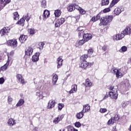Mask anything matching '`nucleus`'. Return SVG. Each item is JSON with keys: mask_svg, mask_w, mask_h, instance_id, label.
Wrapping results in <instances>:
<instances>
[{"mask_svg": "<svg viewBox=\"0 0 131 131\" xmlns=\"http://www.w3.org/2000/svg\"><path fill=\"white\" fill-rule=\"evenodd\" d=\"M110 8H107L103 10V13H108V12H110Z\"/></svg>", "mask_w": 131, "mask_h": 131, "instance_id": "4d7b16f0", "label": "nucleus"}, {"mask_svg": "<svg viewBox=\"0 0 131 131\" xmlns=\"http://www.w3.org/2000/svg\"><path fill=\"white\" fill-rule=\"evenodd\" d=\"M61 10H56L54 12V15L55 17H60V16H61Z\"/></svg>", "mask_w": 131, "mask_h": 131, "instance_id": "e433bc0d", "label": "nucleus"}, {"mask_svg": "<svg viewBox=\"0 0 131 131\" xmlns=\"http://www.w3.org/2000/svg\"><path fill=\"white\" fill-rule=\"evenodd\" d=\"M67 9L69 12H73V11H74V10H75L74 4H71L68 7Z\"/></svg>", "mask_w": 131, "mask_h": 131, "instance_id": "393cba45", "label": "nucleus"}, {"mask_svg": "<svg viewBox=\"0 0 131 131\" xmlns=\"http://www.w3.org/2000/svg\"><path fill=\"white\" fill-rule=\"evenodd\" d=\"M122 52H126L127 51V47L126 46H123L121 48Z\"/></svg>", "mask_w": 131, "mask_h": 131, "instance_id": "5fc2aeb1", "label": "nucleus"}, {"mask_svg": "<svg viewBox=\"0 0 131 131\" xmlns=\"http://www.w3.org/2000/svg\"><path fill=\"white\" fill-rule=\"evenodd\" d=\"M57 20H58V22H59V23L61 25H62V24H63V23H64V22H65V18H61L58 19Z\"/></svg>", "mask_w": 131, "mask_h": 131, "instance_id": "a18cd8bd", "label": "nucleus"}, {"mask_svg": "<svg viewBox=\"0 0 131 131\" xmlns=\"http://www.w3.org/2000/svg\"><path fill=\"white\" fill-rule=\"evenodd\" d=\"M99 112H100V113H105V112H107V109L101 108H100Z\"/></svg>", "mask_w": 131, "mask_h": 131, "instance_id": "3c124183", "label": "nucleus"}, {"mask_svg": "<svg viewBox=\"0 0 131 131\" xmlns=\"http://www.w3.org/2000/svg\"><path fill=\"white\" fill-rule=\"evenodd\" d=\"M128 105V102H123L121 103V106L123 108H124V107H126Z\"/></svg>", "mask_w": 131, "mask_h": 131, "instance_id": "de8ad7c7", "label": "nucleus"}, {"mask_svg": "<svg viewBox=\"0 0 131 131\" xmlns=\"http://www.w3.org/2000/svg\"><path fill=\"white\" fill-rule=\"evenodd\" d=\"M86 42L85 39H82V40H79V41H77L76 42V44H78L79 46H82V45H83V43H85Z\"/></svg>", "mask_w": 131, "mask_h": 131, "instance_id": "ea45409f", "label": "nucleus"}, {"mask_svg": "<svg viewBox=\"0 0 131 131\" xmlns=\"http://www.w3.org/2000/svg\"><path fill=\"white\" fill-rule=\"evenodd\" d=\"M74 129V127H70L68 128V131H73Z\"/></svg>", "mask_w": 131, "mask_h": 131, "instance_id": "0e129e2a", "label": "nucleus"}, {"mask_svg": "<svg viewBox=\"0 0 131 131\" xmlns=\"http://www.w3.org/2000/svg\"><path fill=\"white\" fill-rule=\"evenodd\" d=\"M7 123L9 126H13L16 124V121L13 118H10L8 119Z\"/></svg>", "mask_w": 131, "mask_h": 131, "instance_id": "aec40b11", "label": "nucleus"}, {"mask_svg": "<svg viewBox=\"0 0 131 131\" xmlns=\"http://www.w3.org/2000/svg\"><path fill=\"white\" fill-rule=\"evenodd\" d=\"M36 96H37L38 97H40L41 96V92H36Z\"/></svg>", "mask_w": 131, "mask_h": 131, "instance_id": "e2e57ef3", "label": "nucleus"}, {"mask_svg": "<svg viewBox=\"0 0 131 131\" xmlns=\"http://www.w3.org/2000/svg\"><path fill=\"white\" fill-rule=\"evenodd\" d=\"M64 118V116L61 115L60 116H58L57 117L55 118L53 120V123L55 124H57V123H59V121H61Z\"/></svg>", "mask_w": 131, "mask_h": 131, "instance_id": "2eb2a0df", "label": "nucleus"}, {"mask_svg": "<svg viewBox=\"0 0 131 131\" xmlns=\"http://www.w3.org/2000/svg\"><path fill=\"white\" fill-rule=\"evenodd\" d=\"M88 54H84L83 55L81 56L80 58L81 62L86 61L85 60L88 59Z\"/></svg>", "mask_w": 131, "mask_h": 131, "instance_id": "473e14b6", "label": "nucleus"}, {"mask_svg": "<svg viewBox=\"0 0 131 131\" xmlns=\"http://www.w3.org/2000/svg\"><path fill=\"white\" fill-rule=\"evenodd\" d=\"M91 111V106L90 104H86L83 105V110L82 111L84 113H86V112H89Z\"/></svg>", "mask_w": 131, "mask_h": 131, "instance_id": "9b49d317", "label": "nucleus"}, {"mask_svg": "<svg viewBox=\"0 0 131 131\" xmlns=\"http://www.w3.org/2000/svg\"><path fill=\"white\" fill-rule=\"evenodd\" d=\"M83 84H84V85H85L86 87H90L93 85V83H92V82H91V81H90V79H86L85 83H83Z\"/></svg>", "mask_w": 131, "mask_h": 131, "instance_id": "bb28decb", "label": "nucleus"}, {"mask_svg": "<svg viewBox=\"0 0 131 131\" xmlns=\"http://www.w3.org/2000/svg\"><path fill=\"white\" fill-rule=\"evenodd\" d=\"M60 22L58 20V19L56 21L55 24V27H60Z\"/></svg>", "mask_w": 131, "mask_h": 131, "instance_id": "09e8293b", "label": "nucleus"}, {"mask_svg": "<svg viewBox=\"0 0 131 131\" xmlns=\"http://www.w3.org/2000/svg\"><path fill=\"white\" fill-rule=\"evenodd\" d=\"M84 113L82 111L79 113H77L76 115V117L77 118V119H81L83 117V115H84Z\"/></svg>", "mask_w": 131, "mask_h": 131, "instance_id": "b1692460", "label": "nucleus"}, {"mask_svg": "<svg viewBox=\"0 0 131 131\" xmlns=\"http://www.w3.org/2000/svg\"><path fill=\"white\" fill-rule=\"evenodd\" d=\"M64 107V104L62 103L58 104V110H62V108Z\"/></svg>", "mask_w": 131, "mask_h": 131, "instance_id": "8fccbe9b", "label": "nucleus"}, {"mask_svg": "<svg viewBox=\"0 0 131 131\" xmlns=\"http://www.w3.org/2000/svg\"><path fill=\"white\" fill-rule=\"evenodd\" d=\"M16 78L17 80H18V81L20 82V83H21V84H25V83H26V82H25V80H24V78L23 77V76H22V75L21 74H17L16 75Z\"/></svg>", "mask_w": 131, "mask_h": 131, "instance_id": "6e6552de", "label": "nucleus"}, {"mask_svg": "<svg viewBox=\"0 0 131 131\" xmlns=\"http://www.w3.org/2000/svg\"><path fill=\"white\" fill-rule=\"evenodd\" d=\"M124 36H125V35L123 32H121V33L117 34L114 35L113 39L114 40H121V39H123Z\"/></svg>", "mask_w": 131, "mask_h": 131, "instance_id": "39448f33", "label": "nucleus"}, {"mask_svg": "<svg viewBox=\"0 0 131 131\" xmlns=\"http://www.w3.org/2000/svg\"><path fill=\"white\" fill-rule=\"evenodd\" d=\"M123 70L124 71H123ZM111 72H112V73L113 74H115L117 78H121V77H122V75L126 73V71L125 70V69L123 68L119 70L117 69H112Z\"/></svg>", "mask_w": 131, "mask_h": 131, "instance_id": "f03ea898", "label": "nucleus"}, {"mask_svg": "<svg viewBox=\"0 0 131 131\" xmlns=\"http://www.w3.org/2000/svg\"><path fill=\"white\" fill-rule=\"evenodd\" d=\"M109 90L111 91L109 92V97L111 98V99H114L115 100H117V98H118V86H110L109 87Z\"/></svg>", "mask_w": 131, "mask_h": 131, "instance_id": "f257e3e1", "label": "nucleus"}, {"mask_svg": "<svg viewBox=\"0 0 131 131\" xmlns=\"http://www.w3.org/2000/svg\"><path fill=\"white\" fill-rule=\"evenodd\" d=\"M107 98H108V95L106 94L103 98V100H106Z\"/></svg>", "mask_w": 131, "mask_h": 131, "instance_id": "338daca9", "label": "nucleus"}, {"mask_svg": "<svg viewBox=\"0 0 131 131\" xmlns=\"http://www.w3.org/2000/svg\"><path fill=\"white\" fill-rule=\"evenodd\" d=\"M113 19V17L112 15L106 16L101 18L100 24L101 25H107L108 23H110L112 21Z\"/></svg>", "mask_w": 131, "mask_h": 131, "instance_id": "7ed1b4c3", "label": "nucleus"}, {"mask_svg": "<svg viewBox=\"0 0 131 131\" xmlns=\"http://www.w3.org/2000/svg\"><path fill=\"white\" fill-rule=\"evenodd\" d=\"M11 2V0H0V11L8 4Z\"/></svg>", "mask_w": 131, "mask_h": 131, "instance_id": "0eeeda50", "label": "nucleus"}, {"mask_svg": "<svg viewBox=\"0 0 131 131\" xmlns=\"http://www.w3.org/2000/svg\"><path fill=\"white\" fill-rule=\"evenodd\" d=\"M5 82V79L3 77L0 78V84H3Z\"/></svg>", "mask_w": 131, "mask_h": 131, "instance_id": "13d9d810", "label": "nucleus"}, {"mask_svg": "<svg viewBox=\"0 0 131 131\" xmlns=\"http://www.w3.org/2000/svg\"><path fill=\"white\" fill-rule=\"evenodd\" d=\"M13 15L14 20H19V14H18V12H15L13 13Z\"/></svg>", "mask_w": 131, "mask_h": 131, "instance_id": "f704fd0d", "label": "nucleus"}, {"mask_svg": "<svg viewBox=\"0 0 131 131\" xmlns=\"http://www.w3.org/2000/svg\"><path fill=\"white\" fill-rule=\"evenodd\" d=\"M24 99H20L18 103L16 104L17 107H20V106H22L23 104H24Z\"/></svg>", "mask_w": 131, "mask_h": 131, "instance_id": "4c0bfd02", "label": "nucleus"}, {"mask_svg": "<svg viewBox=\"0 0 131 131\" xmlns=\"http://www.w3.org/2000/svg\"><path fill=\"white\" fill-rule=\"evenodd\" d=\"M57 68H61V66L62 65V62H63V59H62V56H59L57 59Z\"/></svg>", "mask_w": 131, "mask_h": 131, "instance_id": "a211bd4d", "label": "nucleus"}, {"mask_svg": "<svg viewBox=\"0 0 131 131\" xmlns=\"http://www.w3.org/2000/svg\"><path fill=\"white\" fill-rule=\"evenodd\" d=\"M9 31H10V28L8 27H4L0 30V35L1 36H4V35H8Z\"/></svg>", "mask_w": 131, "mask_h": 131, "instance_id": "20e7f679", "label": "nucleus"}, {"mask_svg": "<svg viewBox=\"0 0 131 131\" xmlns=\"http://www.w3.org/2000/svg\"><path fill=\"white\" fill-rule=\"evenodd\" d=\"M8 45L10 47H16L18 45V42H17V40L13 39L8 41Z\"/></svg>", "mask_w": 131, "mask_h": 131, "instance_id": "4468645a", "label": "nucleus"}, {"mask_svg": "<svg viewBox=\"0 0 131 131\" xmlns=\"http://www.w3.org/2000/svg\"><path fill=\"white\" fill-rule=\"evenodd\" d=\"M48 17H50V11H49L48 10H44L43 15H42V18H43V21H45V20H47Z\"/></svg>", "mask_w": 131, "mask_h": 131, "instance_id": "ddd939ff", "label": "nucleus"}, {"mask_svg": "<svg viewBox=\"0 0 131 131\" xmlns=\"http://www.w3.org/2000/svg\"><path fill=\"white\" fill-rule=\"evenodd\" d=\"M122 32H123L125 35H129L131 33V29L130 28L127 27L123 31H122Z\"/></svg>", "mask_w": 131, "mask_h": 131, "instance_id": "f3484780", "label": "nucleus"}, {"mask_svg": "<svg viewBox=\"0 0 131 131\" xmlns=\"http://www.w3.org/2000/svg\"><path fill=\"white\" fill-rule=\"evenodd\" d=\"M112 119H113L114 121H117L118 120H119V116L118 115H115L114 117H113Z\"/></svg>", "mask_w": 131, "mask_h": 131, "instance_id": "79ce46f5", "label": "nucleus"}, {"mask_svg": "<svg viewBox=\"0 0 131 131\" xmlns=\"http://www.w3.org/2000/svg\"><path fill=\"white\" fill-rule=\"evenodd\" d=\"M10 61H8L5 64H4L3 66H2L1 68V70L2 71H6L7 69H8V67L9 66L10 63Z\"/></svg>", "mask_w": 131, "mask_h": 131, "instance_id": "cd10ccee", "label": "nucleus"}, {"mask_svg": "<svg viewBox=\"0 0 131 131\" xmlns=\"http://www.w3.org/2000/svg\"><path fill=\"white\" fill-rule=\"evenodd\" d=\"M81 63L80 64V67L83 69H85L86 67H88L89 64L88 63L87 61H81Z\"/></svg>", "mask_w": 131, "mask_h": 131, "instance_id": "c756f323", "label": "nucleus"}, {"mask_svg": "<svg viewBox=\"0 0 131 131\" xmlns=\"http://www.w3.org/2000/svg\"><path fill=\"white\" fill-rule=\"evenodd\" d=\"M91 21H92L93 22H96V21H97V20L96 17L94 16L91 18Z\"/></svg>", "mask_w": 131, "mask_h": 131, "instance_id": "052dcab7", "label": "nucleus"}, {"mask_svg": "<svg viewBox=\"0 0 131 131\" xmlns=\"http://www.w3.org/2000/svg\"><path fill=\"white\" fill-rule=\"evenodd\" d=\"M75 126H76V127H80V126H81V124H80V122H76L75 123Z\"/></svg>", "mask_w": 131, "mask_h": 131, "instance_id": "603ef678", "label": "nucleus"}, {"mask_svg": "<svg viewBox=\"0 0 131 131\" xmlns=\"http://www.w3.org/2000/svg\"><path fill=\"white\" fill-rule=\"evenodd\" d=\"M101 6H108L109 0H102L101 2Z\"/></svg>", "mask_w": 131, "mask_h": 131, "instance_id": "c9c22d12", "label": "nucleus"}, {"mask_svg": "<svg viewBox=\"0 0 131 131\" xmlns=\"http://www.w3.org/2000/svg\"><path fill=\"white\" fill-rule=\"evenodd\" d=\"M56 105V101L51 99L49 100L47 106V109H53Z\"/></svg>", "mask_w": 131, "mask_h": 131, "instance_id": "423d86ee", "label": "nucleus"}, {"mask_svg": "<svg viewBox=\"0 0 131 131\" xmlns=\"http://www.w3.org/2000/svg\"><path fill=\"white\" fill-rule=\"evenodd\" d=\"M33 53V49L31 47H29L25 50V55L26 56H31Z\"/></svg>", "mask_w": 131, "mask_h": 131, "instance_id": "1a4fd4ad", "label": "nucleus"}, {"mask_svg": "<svg viewBox=\"0 0 131 131\" xmlns=\"http://www.w3.org/2000/svg\"><path fill=\"white\" fill-rule=\"evenodd\" d=\"M115 122L114 121L113 119L111 118L107 122L108 125H110V124H113Z\"/></svg>", "mask_w": 131, "mask_h": 131, "instance_id": "37998d69", "label": "nucleus"}, {"mask_svg": "<svg viewBox=\"0 0 131 131\" xmlns=\"http://www.w3.org/2000/svg\"><path fill=\"white\" fill-rule=\"evenodd\" d=\"M45 46V43L43 42H41L39 43L37 45V48L39 49V50H42L43 49V46Z\"/></svg>", "mask_w": 131, "mask_h": 131, "instance_id": "58836bf2", "label": "nucleus"}, {"mask_svg": "<svg viewBox=\"0 0 131 131\" xmlns=\"http://www.w3.org/2000/svg\"><path fill=\"white\" fill-rule=\"evenodd\" d=\"M119 2V0H113L112 1V3H111L110 5V8H113V7H114V6H115V5H116V4H117V3H118Z\"/></svg>", "mask_w": 131, "mask_h": 131, "instance_id": "72a5a7b5", "label": "nucleus"}, {"mask_svg": "<svg viewBox=\"0 0 131 131\" xmlns=\"http://www.w3.org/2000/svg\"><path fill=\"white\" fill-rule=\"evenodd\" d=\"M93 52H94V50H93V49H89L88 51V54H90V55L93 54Z\"/></svg>", "mask_w": 131, "mask_h": 131, "instance_id": "bf43d9fd", "label": "nucleus"}, {"mask_svg": "<svg viewBox=\"0 0 131 131\" xmlns=\"http://www.w3.org/2000/svg\"><path fill=\"white\" fill-rule=\"evenodd\" d=\"M39 55L40 53L39 52H36L35 55L32 56V61L33 62H37L39 60Z\"/></svg>", "mask_w": 131, "mask_h": 131, "instance_id": "9d476101", "label": "nucleus"}, {"mask_svg": "<svg viewBox=\"0 0 131 131\" xmlns=\"http://www.w3.org/2000/svg\"><path fill=\"white\" fill-rule=\"evenodd\" d=\"M24 22H25V17H23L17 21V24L21 25V26H24Z\"/></svg>", "mask_w": 131, "mask_h": 131, "instance_id": "2f4dec72", "label": "nucleus"}, {"mask_svg": "<svg viewBox=\"0 0 131 131\" xmlns=\"http://www.w3.org/2000/svg\"><path fill=\"white\" fill-rule=\"evenodd\" d=\"M102 49L103 51H104V52H106V50H107V49H108V47L107 46H104Z\"/></svg>", "mask_w": 131, "mask_h": 131, "instance_id": "680f3d73", "label": "nucleus"}, {"mask_svg": "<svg viewBox=\"0 0 131 131\" xmlns=\"http://www.w3.org/2000/svg\"><path fill=\"white\" fill-rule=\"evenodd\" d=\"M124 85H125V90H127L130 88V84H129V81L128 79H126L123 82Z\"/></svg>", "mask_w": 131, "mask_h": 131, "instance_id": "412c9836", "label": "nucleus"}, {"mask_svg": "<svg viewBox=\"0 0 131 131\" xmlns=\"http://www.w3.org/2000/svg\"><path fill=\"white\" fill-rule=\"evenodd\" d=\"M79 11L80 14H81L82 15H84V14H85V11H84V10H83V9L80 8Z\"/></svg>", "mask_w": 131, "mask_h": 131, "instance_id": "6e6d98bb", "label": "nucleus"}, {"mask_svg": "<svg viewBox=\"0 0 131 131\" xmlns=\"http://www.w3.org/2000/svg\"><path fill=\"white\" fill-rule=\"evenodd\" d=\"M33 131H37V127H35L34 129H33Z\"/></svg>", "mask_w": 131, "mask_h": 131, "instance_id": "774afa93", "label": "nucleus"}, {"mask_svg": "<svg viewBox=\"0 0 131 131\" xmlns=\"http://www.w3.org/2000/svg\"><path fill=\"white\" fill-rule=\"evenodd\" d=\"M23 17L25 18V20L26 19L27 22H28V21H29V20H30V18H31V17L28 14V13H27L26 16H23Z\"/></svg>", "mask_w": 131, "mask_h": 131, "instance_id": "c03bdc74", "label": "nucleus"}, {"mask_svg": "<svg viewBox=\"0 0 131 131\" xmlns=\"http://www.w3.org/2000/svg\"><path fill=\"white\" fill-rule=\"evenodd\" d=\"M28 32L31 35H33V34H35V30L34 29H29L28 30Z\"/></svg>", "mask_w": 131, "mask_h": 131, "instance_id": "a19ab883", "label": "nucleus"}, {"mask_svg": "<svg viewBox=\"0 0 131 131\" xmlns=\"http://www.w3.org/2000/svg\"><path fill=\"white\" fill-rule=\"evenodd\" d=\"M74 5H75V9H76V10H78V11H79L80 9H81V8H80V7H79V6H78V5H77L76 4V3H74Z\"/></svg>", "mask_w": 131, "mask_h": 131, "instance_id": "864d4df0", "label": "nucleus"}, {"mask_svg": "<svg viewBox=\"0 0 131 131\" xmlns=\"http://www.w3.org/2000/svg\"><path fill=\"white\" fill-rule=\"evenodd\" d=\"M57 81H58V75H54L52 79V84L53 85H55L56 83H57Z\"/></svg>", "mask_w": 131, "mask_h": 131, "instance_id": "c85d7f7f", "label": "nucleus"}, {"mask_svg": "<svg viewBox=\"0 0 131 131\" xmlns=\"http://www.w3.org/2000/svg\"><path fill=\"white\" fill-rule=\"evenodd\" d=\"M41 7L43 9H46L47 8V1L41 0Z\"/></svg>", "mask_w": 131, "mask_h": 131, "instance_id": "7c9ffc66", "label": "nucleus"}, {"mask_svg": "<svg viewBox=\"0 0 131 131\" xmlns=\"http://www.w3.org/2000/svg\"><path fill=\"white\" fill-rule=\"evenodd\" d=\"M77 31L79 37H80V36H82L83 38V35L85 34V33H84V30H80V28H77Z\"/></svg>", "mask_w": 131, "mask_h": 131, "instance_id": "4be33fe9", "label": "nucleus"}, {"mask_svg": "<svg viewBox=\"0 0 131 131\" xmlns=\"http://www.w3.org/2000/svg\"><path fill=\"white\" fill-rule=\"evenodd\" d=\"M77 91V85L74 84L72 86V89L69 92L70 94H73V93H75Z\"/></svg>", "mask_w": 131, "mask_h": 131, "instance_id": "5701e85b", "label": "nucleus"}, {"mask_svg": "<svg viewBox=\"0 0 131 131\" xmlns=\"http://www.w3.org/2000/svg\"><path fill=\"white\" fill-rule=\"evenodd\" d=\"M96 20H99L100 18V15L99 14H97L96 16Z\"/></svg>", "mask_w": 131, "mask_h": 131, "instance_id": "69168bd1", "label": "nucleus"}, {"mask_svg": "<svg viewBox=\"0 0 131 131\" xmlns=\"http://www.w3.org/2000/svg\"><path fill=\"white\" fill-rule=\"evenodd\" d=\"M92 37V34L85 33L83 35V39H84L85 41H89Z\"/></svg>", "mask_w": 131, "mask_h": 131, "instance_id": "dca6fc26", "label": "nucleus"}, {"mask_svg": "<svg viewBox=\"0 0 131 131\" xmlns=\"http://www.w3.org/2000/svg\"><path fill=\"white\" fill-rule=\"evenodd\" d=\"M12 102H13V98L11 97V96H8V104H12Z\"/></svg>", "mask_w": 131, "mask_h": 131, "instance_id": "49530a36", "label": "nucleus"}, {"mask_svg": "<svg viewBox=\"0 0 131 131\" xmlns=\"http://www.w3.org/2000/svg\"><path fill=\"white\" fill-rule=\"evenodd\" d=\"M28 38L27 36L24 35H21L20 37L19 38V40L21 42V43H24L25 41H26Z\"/></svg>", "mask_w": 131, "mask_h": 131, "instance_id": "6ab92c4d", "label": "nucleus"}, {"mask_svg": "<svg viewBox=\"0 0 131 131\" xmlns=\"http://www.w3.org/2000/svg\"><path fill=\"white\" fill-rule=\"evenodd\" d=\"M124 11V8H123V7H121V8H116V9H115L114 12L115 15L118 16V15H119L121 13V12H123Z\"/></svg>", "mask_w": 131, "mask_h": 131, "instance_id": "f8f14e48", "label": "nucleus"}, {"mask_svg": "<svg viewBox=\"0 0 131 131\" xmlns=\"http://www.w3.org/2000/svg\"><path fill=\"white\" fill-rule=\"evenodd\" d=\"M14 54H15V52L14 51H12L10 52V53L7 54L8 58V61L9 62H10V61L12 60V57H13V56H14Z\"/></svg>", "mask_w": 131, "mask_h": 131, "instance_id": "a878e982", "label": "nucleus"}]
</instances>
